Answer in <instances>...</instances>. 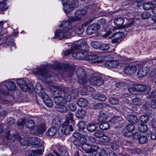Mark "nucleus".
<instances>
[{
  "mask_svg": "<svg viewBox=\"0 0 156 156\" xmlns=\"http://www.w3.org/2000/svg\"><path fill=\"white\" fill-rule=\"evenodd\" d=\"M60 89L63 93V95L55 98L54 100L55 103L58 105L70 101L72 98L71 94L73 95L74 99L78 97L79 93L77 90L73 87H60Z\"/></svg>",
  "mask_w": 156,
  "mask_h": 156,
  "instance_id": "nucleus-1",
  "label": "nucleus"
},
{
  "mask_svg": "<svg viewBox=\"0 0 156 156\" xmlns=\"http://www.w3.org/2000/svg\"><path fill=\"white\" fill-rule=\"evenodd\" d=\"M69 20L63 21L61 24L59 30H57L55 33V37L61 39L63 38H69L72 36V30L70 29L71 23L69 18Z\"/></svg>",
  "mask_w": 156,
  "mask_h": 156,
  "instance_id": "nucleus-2",
  "label": "nucleus"
},
{
  "mask_svg": "<svg viewBox=\"0 0 156 156\" xmlns=\"http://www.w3.org/2000/svg\"><path fill=\"white\" fill-rule=\"evenodd\" d=\"M32 72L35 74L37 75L41 76L43 80L48 83L52 82L51 79L52 77L49 75L48 71L45 66L37 67L36 69L32 70Z\"/></svg>",
  "mask_w": 156,
  "mask_h": 156,
  "instance_id": "nucleus-3",
  "label": "nucleus"
},
{
  "mask_svg": "<svg viewBox=\"0 0 156 156\" xmlns=\"http://www.w3.org/2000/svg\"><path fill=\"white\" fill-rule=\"evenodd\" d=\"M79 50H76L74 48V46L73 48V53L72 56L77 59H83L85 60H93L98 58V55L95 54L87 55L86 53L83 52L79 51Z\"/></svg>",
  "mask_w": 156,
  "mask_h": 156,
  "instance_id": "nucleus-4",
  "label": "nucleus"
},
{
  "mask_svg": "<svg viewBox=\"0 0 156 156\" xmlns=\"http://www.w3.org/2000/svg\"><path fill=\"white\" fill-rule=\"evenodd\" d=\"M92 6H90L84 9L78 10L75 12V17H71L69 18L70 21L72 22H74L80 20L84 16L92 12L93 9H92Z\"/></svg>",
  "mask_w": 156,
  "mask_h": 156,
  "instance_id": "nucleus-5",
  "label": "nucleus"
},
{
  "mask_svg": "<svg viewBox=\"0 0 156 156\" xmlns=\"http://www.w3.org/2000/svg\"><path fill=\"white\" fill-rule=\"evenodd\" d=\"M63 10L66 13L72 12L79 5L78 2L77 0H63Z\"/></svg>",
  "mask_w": 156,
  "mask_h": 156,
  "instance_id": "nucleus-6",
  "label": "nucleus"
},
{
  "mask_svg": "<svg viewBox=\"0 0 156 156\" xmlns=\"http://www.w3.org/2000/svg\"><path fill=\"white\" fill-rule=\"evenodd\" d=\"M52 67L56 69H64L67 72L68 76L70 77L72 76L74 70V68L73 66L68 64L62 63H55L52 66Z\"/></svg>",
  "mask_w": 156,
  "mask_h": 156,
  "instance_id": "nucleus-7",
  "label": "nucleus"
},
{
  "mask_svg": "<svg viewBox=\"0 0 156 156\" xmlns=\"http://www.w3.org/2000/svg\"><path fill=\"white\" fill-rule=\"evenodd\" d=\"M76 73L79 83L82 85L85 84L86 82L85 79L86 75L84 69L81 67H78L76 70Z\"/></svg>",
  "mask_w": 156,
  "mask_h": 156,
  "instance_id": "nucleus-8",
  "label": "nucleus"
},
{
  "mask_svg": "<svg viewBox=\"0 0 156 156\" xmlns=\"http://www.w3.org/2000/svg\"><path fill=\"white\" fill-rule=\"evenodd\" d=\"M90 84L93 85L100 86L102 85L104 82L102 78L99 75L94 74L91 75L90 78L89 80Z\"/></svg>",
  "mask_w": 156,
  "mask_h": 156,
  "instance_id": "nucleus-9",
  "label": "nucleus"
},
{
  "mask_svg": "<svg viewBox=\"0 0 156 156\" xmlns=\"http://www.w3.org/2000/svg\"><path fill=\"white\" fill-rule=\"evenodd\" d=\"M141 67V64L140 63L136 65H128L126 66L124 69L123 72L127 75H132L136 72L137 68L139 69Z\"/></svg>",
  "mask_w": 156,
  "mask_h": 156,
  "instance_id": "nucleus-10",
  "label": "nucleus"
},
{
  "mask_svg": "<svg viewBox=\"0 0 156 156\" xmlns=\"http://www.w3.org/2000/svg\"><path fill=\"white\" fill-rule=\"evenodd\" d=\"M30 144L31 147L34 148H39L44 146L43 141L41 139L37 137L30 138Z\"/></svg>",
  "mask_w": 156,
  "mask_h": 156,
  "instance_id": "nucleus-11",
  "label": "nucleus"
},
{
  "mask_svg": "<svg viewBox=\"0 0 156 156\" xmlns=\"http://www.w3.org/2000/svg\"><path fill=\"white\" fill-rule=\"evenodd\" d=\"M13 138L14 142L17 141V143H19L22 146H27L30 144V138L28 139L21 138L19 134H17L13 136Z\"/></svg>",
  "mask_w": 156,
  "mask_h": 156,
  "instance_id": "nucleus-12",
  "label": "nucleus"
},
{
  "mask_svg": "<svg viewBox=\"0 0 156 156\" xmlns=\"http://www.w3.org/2000/svg\"><path fill=\"white\" fill-rule=\"evenodd\" d=\"M35 124L34 121L32 119H29L25 123V127L31 129L30 132L32 134H34L36 133V127H34Z\"/></svg>",
  "mask_w": 156,
  "mask_h": 156,
  "instance_id": "nucleus-13",
  "label": "nucleus"
},
{
  "mask_svg": "<svg viewBox=\"0 0 156 156\" xmlns=\"http://www.w3.org/2000/svg\"><path fill=\"white\" fill-rule=\"evenodd\" d=\"M16 82L22 90L24 92H26L30 88L29 85H31V84H29V85H28L24 80L21 79H17Z\"/></svg>",
  "mask_w": 156,
  "mask_h": 156,
  "instance_id": "nucleus-14",
  "label": "nucleus"
},
{
  "mask_svg": "<svg viewBox=\"0 0 156 156\" xmlns=\"http://www.w3.org/2000/svg\"><path fill=\"white\" fill-rule=\"evenodd\" d=\"M73 131L74 129L73 126H69L66 127H62L61 129L58 131V133L61 136H63V134L68 135Z\"/></svg>",
  "mask_w": 156,
  "mask_h": 156,
  "instance_id": "nucleus-15",
  "label": "nucleus"
},
{
  "mask_svg": "<svg viewBox=\"0 0 156 156\" xmlns=\"http://www.w3.org/2000/svg\"><path fill=\"white\" fill-rule=\"evenodd\" d=\"M74 48L76 50H79L86 53L89 50L88 45L85 43H82L80 45H76L74 46Z\"/></svg>",
  "mask_w": 156,
  "mask_h": 156,
  "instance_id": "nucleus-16",
  "label": "nucleus"
},
{
  "mask_svg": "<svg viewBox=\"0 0 156 156\" xmlns=\"http://www.w3.org/2000/svg\"><path fill=\"white\" fill-rule=\"evenodd\" d=\"M100 28L99 25L97 23H94L90 25L86 30V32L88 34L90 35L95 33Z\"/></svg>",
  "mask_w": 156,
  "mask_h": 156,
  "instance_id": "nucleus-17",
  "label": "nucleus"
},
{
  "mask_svg": "<svg viewBox=\"0 0 156 156\" xmlns=\"http://www.w3.org/2000/svg\"><path fill=\"white\" fill-rule=\"evenodd\" d=\"M142 66V65H141ZM137 73L138 77L141 78L146 76L149 71V69L147 67H142V66L139 69Z\"/></svg>",
  "mask_w": 156,
  "mask_h": 156,
  "instance_id": "nucleus-18",
  "label": "nucleus"
},
{
  "mask_svg": "<svg viewBox=\"0 0 156 156\" xmlns=\"http://www.w3.org/2000/svg\"><path fill=\"white\" fill-rule=\"evenodd\" d=\"M5 87L8 90H12L16 89V86L15 83L11 80H6L3 82Z\"/></svg>",
  "mask_w": 156,
  "mask_h": 156,
  "instance_id": "nucleus-19",
  "label": "nucleus"
},
{
  "mask_svg": "<svg viewBox=\"0 0 156 156\" xmlns=\"http://www.w3.org/2000/svg\"><path fill=\"white\" fill-rule=\"evenodd\" d=\"M87 140L83 137H80L79 138L76 139L73 142V143L75 145L81 146L87 143Z\"/></svg>",
  "mask_w": 156,
  "mask_h": 156,
  "instance_id": "nucleus-20",
  "label": "nucleus"
},
{
  "mask_svg": "<svg viewBox=\"0 0 156 156\" xmlns=\"http://www.w3.org/2000/svg\"><path fill=\"white\" fill-rule=\"evenodd\" d=\"M43 95L41 98L44 104L48 107H51L53 105V103L50 98L46 94H44Z\"/></svg>",
  "mask_w": 156,
  "mask_h": 156,
  "instance_id": "nucleus-21",
  "label": "nucleus"
},
{
  "mask_svg": "<svg viewBox=\"0 0 156 156\" xmlns=\"http://www.w3.org/2000/svg\"><path fill=\"white\" fill-rule=\"evenodd\" d=\"M119 65V62L117 61H108L105 63V66L108 68H116Z\"/></svg>",
  "mask_w": 156,
  "mask_h": 156,
  "instance_id": "nucleus-22",
  "label": "nucleus"
},
{
  "mask_svg": "<svg viewBox=\"0 0 156 156\" xmlns=\"http://www.w3.org/2000/svg\"><path fill=\"white\" fill-rule=\"evenodd\" d=\"M143 8L145 10H148L150 9H152V12L154 14L155 11L156 10V8H154V3L151 2H146L143 5Z\"/></svg>",
  "mask_w": 156,
  "mask_h": 156,
  "instance_id": "nucleus-23",
  "label": "nucleus"
},
{
  "mask_svg": "<svg viewBox=\"0 0 156 156\" xmlns=\"http://www.w3.org/2000/svg\"><path fill=\"white\" fill-rule=\"evenodd\" d=\"M62 87L60 86L59 88L60 89V87ZM55 89V90L52 89L51 91L50 95L52 97L55 98L63 95L62 93V91H61L60 89H58L56 88Z\"/></svg>",
  "mask_w": 156,
  "mask_h": 156,
  "instance_id": "nucleus-24",
  "label": "nucleus"
},
{
  "mask_svg": "<svg viewBox=\"0 0 156 156\" xmlns=\"http://www.w3.org/2000/svg\"><path fill=\"white\" fill-rule=\"evenodd\" d=\"M36 132L39 134L43 133L46 129V126L44 123H41L36 127Z\"/></svg>",
  "mask_w": 156,
  "mask_h": 156,
  "instance_id": "nucleus-25",
  "label": "nucleus"
},
{
  "mask_svg": "<svg viewBox=\"0 0 156 156\" xmlns=\"http://www.w3.org/2000/svg\"><path fill=\"white\" fill-rule=\"evenodd\" d=\"M137 91L142 92L147 90L149 91L151 90V87L149 86L144 85L143 84H138L136 85Z\"/></svg>",
  "mask_w": 156,
  "mask_h": 156,
  "instance_id": "nucleus-26",
  "label": "nucleus"
},
{
  "mask_svg": "<svg viewBox=\"0 0 156 156\" xmlns=\"http://www.w3.org/2000/svg\"><path fill=\"white\" fill-rule=\"evenodd\" d=\"M86 114V111L82 108L78 109L76 112V116L79 119H83L85 116Z\"/></svg>",
  "mask_w": 156,
  "mask_h": 156,
  "instance_id": "nucleus-27",
  "label": "nucleus"
},
{
  "mask_svg": "<svg viewBox=\"0 0 156 156\" xmlns=\"http://www.w3.org/2000/svg\"><path fill=\"white\" fill-rule=\"evenodd\" d=\"M43 90L42 86H41L40 83H37L35 87V90L37 93L38 94L39 96L41 97L44 95L43 94H46V93L43 91Z\"/></svg>",
  "mask_w": 156,
  "mask_h": 156,
  "instance_id": "nucleus-28",
  "label": "nucleus"
},
{
  "mask_svg": "<svg viewBox=\"0 0 156 156\" xmlns=\"http://www.w3.org/2000/svg\"><path fill=\"white\" fill-rule=\"evenodd\" d=\"M147 95L150 99H153V101L151 102V108H156V97L152 95V92H149L147 93Z\"/></svg>",
  "mask_w": 156,
  "mask_h": 156,
  "instance_id": "nucleus-29",
  "label": "nucleus"
},
{
  "mask_svg": "<svg viewBox=\"0 0 156 156\" xmlns=\"http://www.w3.org/2000/svg\"><path fill=\"white\" fill-rule=\"evenodd\" d=\"M77 104L81 107H85L88 104L87 101L83 98H81L77 99Z\"/></svg>",
  "mask_w": 156,
  "mask_h": 156,
  "instance_id": "nucleus-30",
  "label": "nucleus"
},
{
  "mask_svg": "<svg viewBox=\"0 0 156 156\" xmlns=\"http://www.w3.org/2000/svg\"><path fill=\"white\" fill-rule=\"evenodd\" d=\"M91 148L86 153L88 154V156H94L95 154L96 150L98 149V147L95 145H92L91 147Z\"/></svg>",
  "mask_w": 156,
  "mask_h": 156,
  "instance_id": "nucleus-31",
  "label": "nucleus"
},
{
  "mask_svg": "<svg viewBox=\"0 0 156 156\" xmlns=\"http://www.w3.org/2000/svg\"><path fill=\"white\" fill-rule=\"evenodd\" d=\"M73 29V31L76 34L79 35L82 34L84 31V29L81 25L76 26V27H74Z\"/></svg>",
  "mask_w": 156,
  "mask_h": 156,
  "instance_id": "nucleus-32",
  "label": "nucleus"
},
{
  "mask_svg": "<svg viewBox=\"0 0 156 156\" xmlns=\"http://www.w3.org/2000/svg\"><path fill=\"white\" fill-rule=\"evenodd\" d=\"M58 130L55 127H52L50 128L46 133V135L48 136H53L57 133Z\"/></svg>",
  "mask_w": 156,
  "mask_h": 156,
  "instance_id": "nucleus-33",
  "label": "nucleus"
},
{
  "mask_svg": "<svg viewBox=\"0 0 156 156\" xmlns=\"http://www.w3.org/2000/svg\"><path fill=\"white\" fill-rule=\"evenodd\" d=\"M128 121L132 123L135 124L139 121L137 117L134 115H130L127 117Z\"/></svg>",
  "mask_w": 156,
  "mask_h": 156,
  "instance_id": "nucleus-34",
  "label": "nucleus"
},
{
  "mask_svg": "<svg viewBox=\"0 0 156 156\" xmlns=\"http://www.w3.org/2000/svg\"><path fill=\"white\" fill-rule=\"evenodd\" d=\"M124 20V19L123 18H118L114 20V22L116 26L121 27L123 23Z\"/></svg>",
  "mask_w": 156,
  "mask_h": 156,
  "instance_id": "nucleus-35",
  "label": "nucleus"
},
{
  "mask_svg": "<svg viewBox=\"0 0 156 156\" xmlns=\"http://www.w3.org/2000/svg\"><path fill=\"white\" fill-rule=\"evenodd\" d=\"M93 96L94 99L101 101H105L106 99V98L105 96L102 94H94L93 95Z\"/></svg>",
  "mask_w": 156,
  "mask_h": 156,
  "instance_id": "nucleus-36",
  "label": "nucleus"
},
{
  "mask_svg": "<svg viewBox=\"0 0 156 156\" xmlns=\"http://www.w3.org/2000/svg\"><path fill=\"white\" fill-rule=\"evenodd\" d=\"M97 127L94 123L89 124L87 126V128L88 131L90 132L96 131Z\"/></svg>",
  "mask_w": 156,
  "mask_h": 156,
  "instance_id": "nucleus-37",
  "label": "nucleus"
},
{
  "mask_svg": "<svg viewBox=\"0 0 156 156\" xmlns=\"http://www.w3.org/2000/svg\"><path fill=\"white\" fill-rule=\"evenodd\" d=\"M56 109L58 111L62 113H66L68 111L67 108L63 105H58L56 107Z\"/></svg>",
  "mask_w": 156,
  "mask_h": 156,
  "instance_id": "nucleus-38",
  "label": "nucleus"
},
{
  "mask_svg": "<svg viewBox=\"0 0 156 156\" xmlns=\"http://www.w3.org/2000/svg\"><path fill=\"white\" fill-rule=\"evenodd\" d=\"M138 130L141 132H145L148 129L147 125L141 123L138 125Z\"/></svg>",
  "mask_w": 156,
  "mask_h": 156,
  "instance_id": "nucleus-39",
  "label": "nucleus"
},
{
  "mask_svg": "<svg viewBox=\"0 0 156 156\" xmlns=\"http://www.w3.org/2000/svg\"><path fill=\"white\" fill-rule=\"evenodd\" d=\"M108 119V116L105 113H101L98 116V121L100 122H104Z\"/></svg>",
  "mask_w": 156,
  "mask_h": 156,
  "instance_id": "nucleus-40",
  "label": "nucleus"
},
{
  "mask_svg": "<svg viewBox=\"0 0 156 156\" xmlns=\"http://www.w3.org/2000/svg\"><path fill=\"white\" fill-rule=\"evenodd\" d=\"M132 101L134 105H140L142 104V101L140 98H133Z\"/></svg>",
  "mask_w": 156,
  "mask_h": 156,
  "instance_id": "nucleus-41",
  "label": "nucleus"
},
{
  "mask_svg": "<svg viewBox=\"0 0 156 156\" xmlns=\"http://www.w3.org/2000/svg\"><path fill=\"white\" fill-rule=\"evenodd\" d=\"M52 123L53 125L52 127H55V128H57V129L58 130L60 126V121H58V120L56 119H54L53 120Z\"/></svg>",
  "mask_w": 156,
  "mask_h": 156,
  "instance_id": "nucleus-42",
  "label": "nucleus"
},
{
  "mask_svg": "<svg viewBox=\"0 0 156 156\" xmlns=\"http://www.w3.org/2000/svg\"><path fill=\"white\" fill-rule=\"evenodd\" d=\"M91 47L94 49H100L101 43L96 41H92L90 44Z\"/></svg>",
  "mask_w": 156,
  "mask_h": 156,
  "instance_id": "nucleus-43",
  "label": "nucleus"
},
{
  "mask_svg": "<svg viewBox=\"0 0 156 156\" xmlns=\"http://www.w3.org/2000/svg\"><path fill=\"white\" fill-rule=\"evenodd\" d=\"M108 100L109 103L112 105H117L119 103L118 100L114 97L110 98Z\"/></svg>",
  "mask_w": 156,
  "mask_h": 156,
  "instance_id": "nucleus-44",
  "label": "nucleus"
},
{
  "mask_svg": "<svg viewBox=\"0 0 156 156\" xmlns=\"http://www.w3.org/2000/svg\"><path fill=\"white\" fill-rule=\"evenodd\" d=\"M42 148L41 149H37L36 150H31L30 151L34 153L37 154L39 155H42L44 151V146L41 147Z\"/></svg>",
  "mask_w": 156,
  "mask_h": 156,
  "instance_id": "nucleus-45",
  "label": "nucleus"
},
{
  "mask_svg": "<svg viewBox=\"0 0 156 156\" xmlns=\"http://www.w3.org/2000/svg\"><path fill=\"white\" fill-rule=\"evenodd\" d=\"M119 144L118 142L114 141L111 144V148L114 151H116L119 148Z\"/></svg>",
  "mask_w": 156,
  "mask_h": 156,
  "instance_id": "nucleus-46",
  "label": "nucleus"
},
{
  "mask_svg": "<svg viewBox=\"0 0 156 156\" xmlns=\"http://www.w3.org/2000/svg\"><path fill=\"white\" fill-rule=\"evenodd\" d=\"M140 120L143 123H147L149 120L148 116L146 115H143L140 118Z\"/></svg>",
  "mask_w": 156,
  "mask_h": 156,
  "instance_id": "nucleus-47",
  "label": "nucleus"
},
{
  "mask_svg": "<svg viewBox=\"0 0 156 156\" xmlns=\"http://www.w3.org/2000/svg\"><path fill=\"white\" fill-rule=\"evenodd\" d=\"M53 152L56 156H68V153L65 150L61 151L60 152L61 154H60L55 151H54Z\"/></svg>",
  "mask_w": 156,
  "mask_h": 156,
  "instance_id": "nucleus-48",
  "label": "nucleus"
},
{
  "mask_svg": "<svg viewBox=\"0 0 156 156\" xmlns=\"http://www.w3.org/2000/svg\"><path fill=\"white\" fill-rule=\"evenodd\" d=\"M111 139L109 136H105V135L102 136L100 139V141L102 142H108Z\"/></svg>",
  "mask_w": 156,
  "mask_h": 156,
  "instance_id": "nucleus-49",
  "label": "nucleus"
},
{
  "mask_svg": "<svg viewBox=\"0 0 156 156\" xmlns=\"http://www.w3.org/2000/svg\"><path fill=\"white\" fill-rule=\"evenodd\" d=\"M105 135L103 131L101 130H98L94 133V135L97 137L100 138Z\"/></svg>",
  "mask_w": 156,
  "mask_h": 156,
  "instance_id": "nucleus-50",
  "label": "nucleus"
},
{
  "mask_svg": "<svg viewBox=\"0 0 156 156\" xmlns=\"http://www.w3.org/2000/svg\"><path fill=\"white\" fill-rule=\"evenodd\" d=\"M147 138L145 136H141L138 140L139 143L141 144H144L147 141Z\"/></svg>",
  "mask_w": 156,
  "mask_h": 156,
  "instance_id": "nucleus-51",
  "label": "nucleus"
},
{
  "mask_svg": "<svg viewBox=\"0 0 156 156\" xmlns=\"http://www.w3.org/2000/svg\"><path fill=\"white\" fill-rule=\"evenodd\" d=\"M100 49L102 51H107L110 48L109 45L107 44H102L101 43Z\"/></svg>",
  "mask_w": 156,
  "mask_h": 156,
  "instance_id": "nucleus-52",
  "label": "nucleus"
},
{
  "mask_svg": "<svg viewBox=\"0 0 156 156\" xmlns=\"http://www.w3.org/2000/svg\"><path fill=\"white\" fill-rule=\"evenodd\" d=\"M99 127L101 130H106L109 127V125L107 123H104L101 124L100 125Z\"/></svg>",
  "mask_w": 156,
  "mask_h": 156,
  "instance_id": "nucleus-53",
  "label": "nucleus"
},
{
  "mask_svg": "<svg viewBox=\"0 0 156 156\" xmlns=\"http://www.w3.org/2000/svg\"><path fill=\"white\" fill-rule=\"evenodd\" d=\"M68 107L70 110L74 112L76 109V106L75 104L73 102H71L69 104Z\"/></svg>",
  "mask_w": 156,
  "mask_h": 156,
  "instance_id": "nucleus-54",
  "label": "nucleus"
},
{
  "mask_svg": "<svg viewBox=\"0 0 156 156\" xmlns=\"http://www.w3.org/2000/svg\"><path fill=\"white\" fill-rule=\"evenodd\" d=\"M128 90L130 93L133 95L136 94L135 92L137 91L136 85L134 86V87L129 88L128 89Z\"/></svg>",
  "mask_w": 156,
  "mask_h": 156,
  "instance_id": "nucleus-55",
  "label": "nucleus"
},
{
  "mask_svg": "<svg viewBox=\"0 0 156 156\" xmlns=\"http://www.w3.org/2000/svg\"><path fill=\"white\" fill-rule=\"evenodd\" d=\"M7 8V7L5 2L0 1V11H4Z\"/></svg>",
  "mask_w": 156,
  "mask_h": 156,
  "instance_id": "nucleus-56",
  "label": "nucleus"
},
{
  "mask_svg": "<svg viewBox=\"0 0 156 156\" xmlns=\"http://www.w3.org/2000/svg\"><path fill=\"white\" fill-rule=\"evenodd\" d=\"M126 84L124 82H119L115 84V87L119 89H125Z\"/></svg>",
  "mask_w": 156,
  "mask_h": 156,
  "instance_id": "nucleus-57",
  "label": "nucleus"
},
{
  "mask_svg": "<svg viewBox=\"0 0 156 156\" xmlns=\"http://www.w3.org/2000/svg\"><path fill=\"white\" fill-rule=\"evenodd\" d=\"M78 126L81 129H84L86 127V124L84 122L80 121L77 124Z\"/></svg>",
  "mask_w": 156,
  "mask_h": 156,
  "instance_id": "nucleus-58",
  "label": "nucleus"
},
{
  "mask_svg": "<svg viewBox=\"0 0 156 156\" xmlns=\"http://www.w3.org/2000/svg\"><path fill=\"white\" fill-rule=\"evenodd\" d=\"M151 15V14L150 13L147 12H145L141 14V17L143 19H146L150 17Z\"/></svg>",
  "mask_w": 156,
  "mask_h": 156,
  "instance_id": "nucleus-59",
  "label": "nucleus"
},
{
  "mask_svg": "<svg viewBox=\"0 0 156 156\" xmlns=\"http://www.w3.org/2000/svg\"><path fill=\"white\" fill-rule=\"evenodd\" d=\"M123 36L124 34L122 32H117L115 33L114 34V36L119 40Z\"/></svg>",
  "mask_w": 156,
  "mask_h": 156,
  "instance_id": "nucleus-60",
  "label": "nucleus"
},
{
  "mask_svg": "<svg viewBox=\"0 0 156 156\" xmlns=\"http://www.w3.org/2000/svg\"><path fill=\"white\" fill-rule=\"evenodd\" d=\"M140 136H141V134L139 132L135 133L133 135V137L134 139L138 140H139Z\"/></svg>",
  "mask_w": 156,
  "mask_h": 156,
  "instance_id": "nucleus-61",
  "label": "nucleus"
},
{
  "mask_svg": "<svg viewBox=\"0 0 156 156\" xmlns=\"http://www.w3.org/2000/svg\"><path fill=\"white\" fill-rule=\"evenodd\" d=\"M87 140L90 143H95L96 141V139L93 136H89L87 137Z\"/></svg>",
  "mask_w": 156,
  "mask_h": 156,
  "instance_id": "nucleus-62",
  "label": "nucleus"
},
{
  "mask_svg": "<svg viewBox=\"0 0 156 156\" xmlns=\"http://www.w3.org/2000/svg\"><path fill=\"white\" fill-rule=\"evenodd\" d=\"M74 114L73 113L70 112H69L68 113V114L66 115V118L67 119V120H69L72 122H73L74 121L73 119Z\"/></svg>",
  "mask_w": 156,
  "mask_h": 156,
  "instance_id": "nucleus-63",
  "label": "nucleus"
},
{
  "mask_svg": "<svg viewBox=\"0 0 156 156\" xmlns=\"http://www.w3.org/2000/svg\"><path fill=\"white\" fill-rule=\"evenodd\" d=\"M103 107V104L100 103H96L93 105V108L95 109H101Z\"/></svg>",
  "mask_w": 156,
  "mask_h": 156,
  "instance_id": "nucleus-64",
  "label": "nucleus"
}]
</instances>
